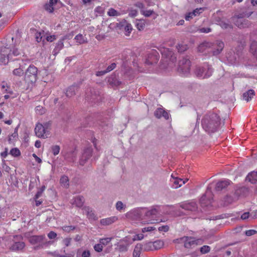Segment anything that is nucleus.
I'll return each mask as SVG.
<instances>
[{
    "instance_id": "7c9ffc66",
    "label": "nucleus",
    "mask_w": 257,
    "mask_h": 257,
    "mask_svg": "<svg viewBox=\"0 0 257 257\" xmlns=\"http://www.w3.org/2000/svg\"><path fill=\"white\" fill-rule=\"evenodd\" d=\"M141 13L144 15L145 17H149L150 16H152L154 19H155L158 16L155 13L151 10H141Z\"/></svg>"
},
{
    "instance_id": "a18cd8bd",
    "label": "nucleus",
    "mask_w": 257,
    "mask_h": 257,
    "mask_svg": "<svg viewBox=\"0 0 257 257\" xmlns=\"http://www.w3.org/2000/svg\"><path fill=\"white\" fill-rule=\"evenodd\" d=\"M133 28L130 24H127L124 27L125 35L129 36L132 31Z\"/></svg>"
},
{
    "instance_id": "3c124183",
    "label": "nucleus",
    "mask_w": 257,
    "mask_h": 257,
    "mask_svg": "<svg viewBox=\"0 0 257 257\" xmlns=\"http://www.w3.org/2000/svg\"><path fill=\"white\" fill-rule=\"evenodd\" d=\"M36 113L38 114L41 115L44 113V109L41 106H37L35 108Z\"/></svg>"
},
{
    "instance_id": "72a5a7b5",
    "label": "nucleus",
    "mask_w": 257,
    "mask_h": 257,
    "mask_svg": "<svg viewBox=\"0 0 257 257\" xmlns=\"http://www.w3.org/2000/svg\"><path fill=\"white\" fill-rule=\"evenodd\" d=\"M117 245L118 250L120 252H125L128 250V246L123 242H121L120 240L117 243Z\"/></svg>"
},
{
    "instance_id": "b1692460",
    "label": "nucleus",
    "mask_w": 257,
    "mask_h": 257,
    "mask_svg": "<svg viewBox=\"0 0 257 257\" xmlns=\"http://www.w3.org/2000/svg\"><path fill=\"white\" fill-rule=\"evenodd\" d=\"M246 181L252 184H255L257 182V171H253L249 173L246 177Z\"/></svg>"
},
{
    "instance_id": "79ce46f5",
    "label": "nucleus",
    "mask_w": 257,
    "mask_h": 257,
    "mask_svg": "<svg viewBox=\"0 0 257 257\" xmlns=\"http://www.w3.org/2000/svg\"><path fill=\"white\" fill-rule=\"evenodd\" d=\"M251 13H251L249 14H247V15H246L244 13L239 14H238L237 15L233 16L232 17V19H233V20L234 21H235V19H236V20H243V18L244 17H245V16H246L247 17H249L250 16Z\"/></svg>"
},
{
    "instance_id": "ea45409f",
    "label": "nucleus",
    "mask_w": 257,
    "mask_h": 257,
    "mask_svg": "<svg viewBox=\"0 0 257 257\" xmlns=\"http://www.w3.org/2000/svg\"><path fill=\"white\" fill-rule=\"evenodd\" d=\"M173 206L167 205L163 207V213L165 214H170L173 211Z\"/></svg>"
},
{
    "instance_id": "de8ad7c7",
    "label": "nucleus",
    "mask_w": 257,
    "mask_h": 257,
    "mask_svg": "<svg viewBox=\"0 0 257 257\" xmlns=\"http://www.w3.org/2000/svg\"><path fill=\"white\" fill-rule=\"evenodd\" d=\"M210 247L208 245H203L200 248V251L202 254H205L210 250Z\"/></svg>"
},
{
    "instance_id": "4be33fe9",
    "label": "nucleus",
    "mask_w": 257,
    "mask_h": 257,
    "mask_svg": "<svg viewBox=\"0 0 257 257\" xmlns=\"http://www.w3.org/2000/svg\"><path fill=\"white\" fill-rule=\"evenodd\" d=\"M159 54L156 51H154L152 55L149 56L147 63L149 64L156 63L159 61Z\"/></svg>"
},
{
    "instance_id": "423d86ee",
    "label": "nucleus",
    "mask_w": 257,
    "mask_h": 257,
    "mask_svg": "<svg viewBox=\"0 0 257 257\" xmlns=\"http://www.w3.org/2000/svg\"><path fill=\"white\" fill-rule=\"evenodd\" d=\"M212 72L213 69L208 64L196 67L195 71L196 76L201 79L209 78L212 75Z\"/></svg>"
},
{
    "instance_id": "5fc2aeb1",
    "label": "nucleus",
    "mask_w": 257,
    "mask_h": 257,
    "mask_svg": "<svg viewBox=\"0 0 257 257\" xmlns=\"http://www.w3.org/2000/svg\"><path fill=\"white\" fill-rule=\"evenodd\" d=\"M62 229L65 232H69L71 231L74 230L75 229V227L72 225L64 226L62 227Z\"/></svg>"
},
{
    "instance_id": "f704fd0d",
    "label": "nucleus",
    "mask_w": 257,
    "mask_h": 257,
    "mask_svg": "<svg viewBox=\"0 0 257 257\" xmlns=\"http://www.w3.org/2000/svg\"><path fill=\"white\" fill-rule=\"evenodd\" d=\"M60 183L64 187L67 188L69 186V179L67 176H63L60 180Z\"/></svg>"
},
{
    "instance_id": "bb28decb",
    "label": "nucleus",
    "mask_w": 257,
    "mask_h": 257,
    "mask_svg": "<svg viewBox=\"0 0 257 257\" xmlns=\"http://www.w3.org/2000/svg\"><path fill=\"white\" fill-rule=\"evenodd\" d=\"M254 95V91L253 89H249L243 94V99L248 102Z\"/></svg>"
},
{
    "instance_id": "69168bd1",
    "label": "nucleus",
    "mask_w": 257,
    "mask_h": 257,
    "mask_svg": "<svg viewBox=\"0 0 257 257\" xmlns=\"http://www.w3.org/2000/svg\"><path fill=\"white\" fill-rule=\"evenodd\" d=\"M57 236V233H55V232L54 231H50L48 234V237H49V239H54L55 238H56Z\"/></svg>"
},
{
    "instance_id": "f257e3e1",
    "label": "nucleus",
    "mask_w": 257,
    "mask_h": 257,
    "mask_svg": "<svg viewBox=\"0 0 257 257\" xmlns=\"http://www.w3.org/2000/svg\"><path fill=\"white\" fill-rule=\"evenodd\" d=\"M160 207L135 208L125 214L126 217L133 223L154 224L159 220Z\"/></svg>"
},
{
    "instance_id": "603ef678",
    "label": "nucleus",
    "mask_w": 257,
    "mask_h": 257,
    "mask_svg": "<svg viewBox=\"0 0 257 257\" xmlns=\"http://www.w3.org/2000/svg\"><path fill=\"white\" fill-rule=\"evenodd\" d=\"M138 14V12L137 10L131 9L128 10V16L131 17H135Z\"/></svg>"
},
{
    "instance_id": "6e6552de",
    "label": "nucleus",
    "mask_w": 257,
    "mask_h": 257,
    "mask_svg": "<svg viewBox=\"0 0 257 257\" xmlns=\"http://www.w3.org/2000/svg\"><path fill=\"white\" fill-rule=\"evenodd\" d=\"M212 193L211 191V184H209L207 188L206 192L202 195L200 199V203L202 207H208L211 206L212 203Z\"/></svg>"
},
{
    "instance_id": "0eeeda50",
    "label": "nucleus",
    "mask_w": 257,
    "mask_h": 257,
    "mask_svg": "<svg viewBox=\"0 0 257 257\" xmlns=\"http://www.w3.org/2000/svg\"><path fill=\"white\" fill-rule=\"evenodd\" d=\"M191 62L189 58L183 57L178 63L177 71L179 74L187 76L190 70Z\"/></svg>"
},
{
    "instance_id": "c9c22d12",
    "label": "nucleus",
    "mask_w": 257,
    "mask_h": 257,
    "mask_svg": "<svg viewBox=\"0 0 257 257\" xmlns=\"http://www.w3.org/2000/svg\"><path fill=\"white\" fill-rule=\"evenodd\" d=\"M120 240L121 241V242H123L128 247L134 241L133 238L131 236H126Z\"/></svg>"
},
{
    "instance_id": "680f3d73",
    "label": "nucleus",
    "mask_w": 257,
    "mask_h": 257,
    "mask_svg": "<svg viewBox=\"0 0 257 257\" xmlns=\"http://www.w3.org/2000/svg\"><path fill=\"white\" fill-rule=\"evenodd\" d=\"M144 237V236L143 234L141 233V234H136L135 235L134 237H133V239H134V241H135V240H141L142 239H143Z\"/></svg>"
},
{
    "instance_id": "20e7f679",
    "label": "nucleus",
    "mask_w": 257,
    "mask_h": 257,
    "mask_svg": "<svg viewBox=\"0 0 257 257\" xmlns=\"http://www.w3.org/2000/svg\"><path fill=\"white\" fill-rule=\"evenodd\" d=\"M38 69L33 65H31L27 68L25 76V81L27 84L28 86H32L37 80Z\"/></svg>"
},
{
    "instance_id": "09e8293b",
    "label": "nucleus",
    "mask_w": 257,
    "mask_h": 257,
    "mask_svg": "<svg viewBox=\"0 0 257 257\" xmlns=\"http://www.w3.org/2000/svg\"><path fill=\"white\" fill-rule=\"evenodd\" d=\"M51 150L54 155H57L60 150V148L58 145H54L51 147Z\"/></svg>"
},
{
    "instance_id": "e2e57ef3",
    "label": "nucleus",
    "mask_w": 257,
    "mask_h": 257,
    "mask_svg": "<svg viewBox=\"0 0 257 257\" xmlns=\"http://www.w3.org/2000/svg\"><path fill=\"white\" fill-rule=\"evenodd\" d=\"M200 33H208L211 31V29L210 28H202L199 30Z\"/></svg>"
},
{
    "instance_id": "dca6fc26",
    "label": "nucleus",
    "mask_w": 257,
    "mask_h": 257,
    "mask_svg": "<svg viewBox=\"0 0 257 257\" xmlns=\"http://www.w3.org/2000/svg\"><path fill=\"white\" fill-rule=\"evenodd\" d=\"M235 25L240 29L249 28L251 26V23L248 20H236L234 21Z\"/></svg>"
},
{
    "instance_id": "5701e85b",
    "label": "nucleus",
    "mask_w": 257,
    "mask_h": 257,
    "mask_svg": "<svg viewBox=\"0 0 257 257\" xmlns=\"http://www.w3.org/2000/svg\"><path fill=\"white\" fill-rule=\"evenodd\" d=\"M171 176L174 179L172 187L173 188L175 189L181 187L183 184H184L187 181H188L187 179H186L185 180H183V179L178 178L177 177L175 178L173 175H172Z\"/></svg>"
},
{
    "instance_id": "4d7b16f0",
    "label": "nucleus",
    "mask_w": 257,
    "mask_h": 257,
    "mask_svg": "<svg viewBox=\"0 0 257 257\" xmlns=\"http://www.w3.org/2000/svg\"><path fill=\"white\" fill-rule=\"evenodd\" d=\"M9 89V87L8 86L7 84L6 83H3L2 85V90L4 92H8L9 93H12V92L9 91L8 89Z\"/></svg>"
},
{
    "instance_id": "c85d7f7f",
    "label": "nucleus",
    "mask_w": 257,
    "mask_h": 257,
    "mask_svg": "<svg viewBox=\"0 0 257 257\" xmlns=\"http://www.w3.org/2000/svg\"><path fill=\"white\" fill-rule=\"evenodd\" d=\"M135 25L138 30L142 31L144 29L146 26V21L143 19H136Z\"/></svg>"
},
{
    "instance_id": "13d9d810",
    "label": "nucleus",
    "mask_w": 257,
    "mask_h": 257,
    "mask_svg": "<svg viewBox=\"0 0 257 257\" xmlns=\"http://www.w3.org/2000/svg\"><path fill=\"white\" fill-rule=\"evenodd\" d=\"M155 229L156 228L154 226L145 227L142 229V231L143 233H145L146 232H151L155 230Z\"/></svg>"
},
{
    "instance_id": "aec40b11",
    "label": "nucleus",
    "mask_w": 257,
    "mask_h": 257,
    "mask_svg": "<svg viewBox=\"0 0 257 257\" xmlns=\"http://www.w3.org/2000/svg\"><path fill=\"white\" fill-rule=\"evenodd\" d=\"M74 40L77 45H81L88 43V40L85 35H83L81 34H79L75 36Z\"/></svg>"
},
{
    "instance_id": "2eb2a0df",
    "label": "nucleus",
    "mask_w": 257,
    "mask_h": 257,
    "mask_svg": "<svg viewBox=\"0 0 257 257\" xmlns=\"http://www.w3.org/2000/svg\"><path fill=\"white\" fill-rule=\"evenodd\" d=\"M217 24L219 25L222 29H232L233 26L230 22L224 19L218 18L217 20Z\"/></svg>"
},
{
    "instance_id": "c03bdc74",
    "label": "nucleus",
    "mask_w": 257,
    "mask_h": 257,
    "mask_svg": "<svg viewBox=\"0 0 257 257\" xmlns=\"http://www.w3.org/2000/svg\"><path fill=\"white\" fill-rule=\"evenodd\" d=\"M176 48L177 49L178 52L182 53L187 50L188 46L185 44H178V45L176 46Z\"/></svg>"
},
{
    "instance_id": "2f4dec72",
    "label": "nucleus",
    "mask_w": 257,
    "mask_h": 257,
    "mask_svg": "<svg viewBox=\"0 0 257 257\" xmlns=\"http://www.w3.org/2000/svg\"><path fill=\"white\" fill-rule=\"evenodd\" d=\"M63 40L61 39L56 44V46L53 51L54 54L58 53L64 47Z\"/></svg>"
},
{
    "instance_id": "cd10ccee",
    "label": "nucleus",
    "mask_w": 257,
    "mask_h": 257,
    "mask_svg": "<svg viewBox=\"0 0 257 257\" xmlns=\"http://www.w3.org/2000/svg\"><path fill=\"white\" fill-rule=\"evenodd\" d=\"M143 249L142 245L140 243L137 244L134 249L133 252V257H140L141 251Z\"/></svg>"
},
{
    "instance_id": "1a4fd4ad",
    "label": "nucleus",
    "mask_w": 257,
    "mask_h": 257,
    "mask_svg": "<svg viewBox=\"0 0 257 257\" xmlns=\"http://www.w3.org/2000/svg\"><path fill=\"white\" fill-rule=\"evenodd\" d=\"M3 52L4 54H0V61L4 64H7L9 60L12 59L13 55L14 56H18L21 55L23 54V52L19 51L17 48H14L11 50V52L9 54H7V56L6 55L8 52V50L7 49H5Z\"/></svg>"
},
{
    "instance_id": "338daca9",
    "label": "nucleus",
    "mask_w": 257,
    "mask_h": 257,
    "mask_svg": "<svg viewBox=\"0 0 257 257\" xmlns=\"http://www.w3.org/2000/svg\"><path fill=\"white\" fill-rule=\"evenodd\" d=\"M71 241V239L70 238H66L63 239V242L66 246H68L70 245Z\"/></svg>"
},
{
    "instance_id": "ddd939ff",
    "label": "nucleus",
    "mask_w": 257,
    "mask_h": 257,
    "mask_svg": "<svg viewBox=\"0 0 257 257\" xmlns=\"http://www.w3.org/2000/svg\"><path fill=\"white\" fill-rule=\"evenodd\" d=\"M180 207L185 210L190 211H195L198 208L196 203L193 201L182 203L180 205Z\"/></svg>"
},
{
    "instance_id": "774afa93",
    "label": "nucleus",
    "mask_w": 257,
    "mask_h": 257,
    "mask_svg": "<svg viewBox=\"0 0 257 257\" xmlns=\"http://www.w3.org/2000/svg\"><path fill=\"white\" fill-rule=\"evenodd\" d=\"M81 256H82V257H90V251L88 250H84L81 254Z\"/></svg>"
},
{
    "instance_id": "e433bc0d",
    "label": "nucleus",
    "mask_w": 257,
    "mask_h": 257,
    "mask_svg": "<svg viewBox=\"0 0 257 257\" xmlns=\"http://www.w3.org/2000/svg\"><path fill=\"white\" fill-rule=\"evenodd\" d=\"M210 46V44L207 42H205L201 44L198 47L199 52L203 53L205 51V50L208 47Z\"/></svg>"
},
{
    "instance_id": "37998d69",
    "label": "nucleus",
    "mask_w": 257,
    "mask_h": 257,
    "mask_svg": "<svg viewBox=\"0 0 257 257\" xmlns=\"http://www.w3.org/2000/svg\"><path fill=\"white\" fill-rule=\"evenodd\" d=\"M107 15L109 16L113 17V16H118L120 15V13L117 12L116 10H114L113 8H110L109 9L107 12Z\"/></svg>"
},
{
    "instance_id": "7ed1b4c3",
    "label": "nucleus",
    "mask_w": 257,
    "mask_h": 257,
    "mask_svg": "<svg viewBox=\"0 0 257 257\" xmlns=\"http://www.w3.org/2000/svg\"><path fill=\"white\" fill-rule=\"evenodd\" d=\"M162 70L169 71L175 66L176 57L172 51L168 48L162 47Z\"/></svg>"
},
{
    "instance_id": "9d476101",
    "label": "nucleus",
    "mask_w": 257,
    "mask_h": 257,
    "mask_svg": "<svg viewBox=\"0 0 257 257\" xmlns=\"http://www.w3.org/2000/svg\"><path fill=\"white\" fill-rule=\"evenodd\" d=\"M44 235H34L30 237V242L34 245H35V249H39L42 248L46 244H48L49 241H44Z\"/></svg>"
},
{
    "instance_id": "393cba45",
    "label": "nucleus",
    "mask_w": 257,
    "mask_h": 257,
    "mask_svg": "<svg viewBox=\"0 0 257 257\" xmlns=\"http://www.w3.org/2000/svg\"><path fill=\"white\" fill-rule=\"evenodd\" d=\"M83 213L86 214L89 219H95V216L91 208L84 206L83 209Z\"/></svg>"
},
{
    "instance_id": "f8f14e48",
    "label": "nucleus",
    "mask_w": 257,
    "mask_h": 257,
    "mask_svg": "<svg viewBox=\"0 0 257 257\" xmlns=\"http://www.w3.org/2000/svg\"><path fill=\"white\" fill-rule=\"evenodd\" d=\"M92 149L88 148L85 149L80 159V164L84 165L86 161L91 157Z\"/></svg>"
},
{
    "instance_id": "bf43d9fd",
    "label": "nucleus",
    "mask_w": 257,
    "mask_h": 257,
    "mask_svg": "<svg viewBox=\"0 0 257 257\" xmlns=\"http://www.w3.org/2000/svg\"><path fill=\"white\" fill-rule=\"evenodd\" d=\"M45 9L49 13H52L54 10V8L51 4L48 3L45 5Z\"/></svg>"
},
{
    "instance_id": "a19ab883",
    "label": "nucleus",
    "mask_w": 257,
    "mask_h": 257,
    "mask_svg": "<svg viewBox=\"0 0 257 257\" xmlns=\"http://www.w3.org/2000/svg\"><path fill=\"white\" fill-rule=\"evenodd\" d=\"M162 116L164 117L167 120H169L170 121H171V117L170 113L167 111L165 109H164L162 107Z\"/></svg>"
},
{
    "instance_id": "4468645a",
    "label": "nucleus",
    "mask_w": 257,
    "mask_h": 257,
    "mask_svg": "<svg viewBox=\"0 0 257 257\" xmlns=\"http://www.w3.org/2000/svg\"><path fill=\"white\" fill-rule=\"evenodd\" d=\"M161 248V241L159 240L153 242H149L145 244L144 250L146 251L159 249Z\"/></svg>"
},
{
    "instance_id": "9b49d317",
    "label": "nucleus",
    "mask_w": 257,
    "mask_h": 257,
    "mask_svg": "<svg viewBox=\"0 0 257 257\" xmlns=\"http://www.w3.org/2000/svg\"><path fill=\"white\" fill-rule=\"evenodd\" d=\"M203 239L202 238L195 239L192 237H186L184 241V246L187 248H193L198 245L202 244Z\"/></svg>"
},
{
    "instance_id": "6e6d98bb",
    "label": "nucleus",
    "mask_w": 257,
    "mask_h": 257,
    "mask_svg": "<svg viewBox=\"0 0 257 257\" xmlns=\"http://www.w3.org/2000/svg\"><path fill=\"white\" fill-rule=\"evenodd\" d=\"M18 134L17 131H15L14 133H13L10 137L9 139V141L10 142H12L17 139L18 138Z\"/></svg>"
},
{
    "instance_id": "58836bf2",
    "label": "nucleus",
    "mask_w": 257,
    "mask_h": 257,
    "mask_svg": "<svg viewBox=\"0 0 257 257\" xmlns=\"http://www.w3.org/2000/svg\"><path fill=\"white\" fill-rule=\"evenodd\" d=\"M10 154L14 157H17L21 155V152L17 148H14L11 150Z\"/></svg>"
},
{
    "instance_id": "39448f33",
    "label": "nucleus",
    "mask_w": 257,
    "mask_h": 257,
    "mask_svg": "<svg viewBox=\"0 0 257 257\" xmlns=\"http://www.w3.org/2000/svg\"><path fill=\"white\" fill-rule=\"evenodd\" d=\"M50 127L51 123L49 122H45L44 124L37 123L35 128L36 135L39 138H47Z\"/></svg>"
},
{
    "instance_id": "a878e982",
    "label": "nucleus",
    "mask_w": 257,
    "mask_h": 257,
    "mask_svg": "<svg viewBox=\"0 0 257 257\" xmlns=\"http://www.w3.org/2000/svg\"><path fill=\"white\" fill-rule=\"evenodd\" d=\"M25 247V243L23 242H15L14 243L10 246V249L14 251L21 250Z\"/></svg>"
},
{
    "instance_id": "c756f323",
    "label": "nucleus",
    "mask_w": 257,
    "mask_h": 257,
    "mask_svg": "<svg viewBox=\"0 0 257 257\" xmlns=\"http://www.w3.org/2000/svg\"><path fill=\"white\" fill-rule=\"evenodd\" d=\"M84 203V198L81 196H77L76 197L72 202V204L78 207H81L82 206Z\"/></svg>"
},
{
    "instance_id": "0e129e2a",
    "label": "nucleus",
    "mask_w": 257,
    "mask_h": 257,
    "mask_svg": "<svg viewBox=\"0 0 257 257\" xmlns=\"http://www.w3.org/2000/svg\"><path fill=\"white\" fill-rule=\"evenodd\" d=\"M115 67H116L115 63H112L111 64H110L107 67V68L106 69V72L108 73V72L112 71L115 68Z\"/></svg>"
},
{
    "instance_id": "f03ea898",
    "label": "nucleus",
    "mask_w": 257,
    "mask_h": 257,
    "mask_svg": "<svg viewBox=\"0 0 257 257\" xmlns=\"http://www.w3.org/2000/svg\"><path fill=\"white\" fill-rule=\"evenodd\" d=\"M220 124V116L214 112H210L206 114L201 120L203 128L208 133H212L217 131Z\"/></svg>"
},
{
    "instance_id": "8fccbe9b",
    "label": "nucleus",
    "mask_w": 257,
    "mask_h": 257,
    "mask_svg": "<svg viewBox=\"0 0 257 257\" xmlns=\"http://www.w3.org/2000/svg\"><path fill=\"white\" fill-rule=\"evenodd\" d=\"M94 11L97 14L101 15L104 13V8L102 6H98L95 9Z\"/></svg>"
},
{
    "instance_id": "6ab92c4d",
    "label": "nucleus",
    "mask_w": 257,
    "mask_h": 257,
    "mask_svg": "<svg viewBox=\"0 0 257 257\" xmlns=\"http://www.w3.org/2000/svg\"><path fill=\"white\" fill-rule=\"evenodd\" d=\"M203 11V8H197L192 12H189L185 15V18L186 21H189L194 17L200 14Z\"/></svg>"
},
{
    "instance_id": "473e14b6",
    "label": "nucleus",
    "mask_w": 257,
    "mask_h": 257,
    "mask_svg": "<svg viewBox=\"0 0 257 257\" xmlns=\"http://www.w3.org/2000/svg\"><path fill=\"white\" fill-rule=\"evenodd\" d=\"M250 50L257 59V41H253L251 43L250 46Z\"/></svg>"
},
{
    "instance_id": "49530a36",
    "label": "nucleus",
    "mask_w": 257,
    "mask_h": 257,
    "mask_svg": "<svg viewBox=\"0 0 257 257\" xmlns=\"http://www.w3.org/2000/svg\"><path fill=\"white\" fill-rule=\"evenodd\" d=\"M112 237H106L100 238L99 239V242L102 245H106L109 243L112 240Z\"/></svg>"
},
{
    "instance_id": "052dcab7",
    "label": "nucleus",
    "mask_w": 257,
    "mask_h": 257,
    "mask_svg": "<svg viewBox=\"0 0 257 257\" xmlns=\"http://www.w3.org/2000/svg\"><path fill=\"white\" fill-rule=\"evenodd\" d=\"M94 250L97 252H101L103 249V246L102 244L100 243L96 244L94 246Z\"/></svg>"
},
{
    "instance_id": "864d4df0",
    "label": "nucleus",
    "mask_w": 257,
    "mask_h": 257,
    "mask_svg": "<svg viewBox=\"0 0 257 257\" xmlns=\"http://www.w3.org/2000/svg\"><path fill=\"white\" fill-rule=\"evenodd\" d=\"M115 206L117 210L121 211V210L125 208V206L123 204L122 202L118 201L116 202Z\"/></svg>"
},
{
    "instance_id": "4c0bfd02",
    "label": "nucleus",
    "mask_w": 257,
    "mask_h": 257,
    "mask_svg": "<svg viewBox=\"0 0 257 257\" xmlns=\"http://www.w3.org/2000/svg\"><path fill=\"white\" fill-rule=\"evenodd\" d=\"M24 70L23 68H16L13 71V74L17 77H21L24 74Z\"/></svg>"
},
{
    "instance_id": "a211bd4d",
    "label": "nucleus",
    "mask_w": 257,
    "mask_h": 257,
    "mask_svg": "<svg viewBox=\"0 0 257 257\" xmlns=\"http://www.w3.org/2000/svg\"><path fill=\"white\" fill-rule=\"evenodd\" d=\"M215 45L216 48L213 51V55H217L222 51L224 47V44L222 41L216 40L215 42Z\"/></svg>"
},
{
    "instance_id": "f3484780",
    "label": "nucleus",
    "mask_w": 257,
    "mask_h": 257,
    "mask_svg": "<svg viewBox=\"0 0 257 257\" xmlns=\"http://www.w3.org/2000/svg\"><path fill=\"white\" fill-rule=\"evenodd\" d=\"M229 180H221L218 182L215 186V190L217 191H221L230 184Z\"/></svg>"
},
{
    "instance_id": "412c9836",
    "label": "nucleus",
    "mask_w": 257,
    "mask_h": 257,
    "mask_svg": "<svg viewBox=\"0 0 257 257\" xmlns=\"http://www.w3.org/2000/svg\"><path fill=\"white\" fill-rule=\"evenodd\" d=\"M117 220V217L111 216L101 219L100 222L102 225H109L116 221Z\"/></svg>"
}]
</instances>
